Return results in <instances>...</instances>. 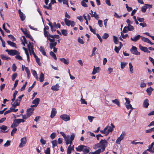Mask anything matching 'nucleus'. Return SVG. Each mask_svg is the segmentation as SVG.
Listing matches in <instances>:
<instances>
[{
	"mask_svg": "<svg viewBox=\"0 0 154 154\" xmlns=\"http://www.w3.org/2000/svg\"><path fill=\"white\" fill-rule=\"evenodd\" d=\"M100 143L101 145L102 152H103L104 151L105 148L107 145V142L105 140L102 139L100 142Z\"/></svg>",
	"mask_w": 154,
	"mask_h": 154,
	"instance_id": "obj_1",
	"label": "nucleus"
},
{
	"mask_svg": "<svg viewBox=\"0 0 154 154\" xmlns=\"http://www.w3.org/2000/svg\"><path fill=\"white\" fill-rule=\"evenodd\" d=\"M126 135L125 132L123 131L122 132L120 136L119 137L116 141V143L118 144L120 143V142L124 138L125 136Z\"/></svg>",
	"mask_w": 154,
	"mask_h": 154,
	"instance_id": "obj_2",
	"label": "nucleus"
},
{
	"mask_svg": "<svg viewBox=\"0 0 154 154\" xmlns=\"http://www.w3.org/2000/svg\"><path fill=\"white\" fill-rule=\"evenodd\" d=\"M5 51L6 52H8V54L11 56H14L15 55L19 54V52L15 50H9L7 49Z\"/></svg>",
	"mask_w": 154,
	"mask_h": 154,
	"instance_id": "obj_3",
	"label": "nucleus"
},
{
	"mask_svg": "<svg viewBox=\"0 0 154 154\" xmlns=\"http://www.w3.org/2000/svg\"><path fill=\"white\" fill-rule=\"evenodd\" d=\"M131 53L134 55H140V53L137 51V48L136 47L132 46V48L130 49Z\"/></svg>",
	"mask_w": 154,
	"mask_h": 154,
	"instance_id": "obj_4",
	"label": "nucleus"
},
{
	"mask_svg": "<svg viewBox=\"0 0 154 154\" xmlns=\"http://www.w3.org/2000/svg\"><path fill=\"white\" fill-rule=\"evenodd\" d=\"M20 141L21 142L19 147L20 148H22L25 146L27 140L26 137H24L21 138L20 140Z\"/></svg>",
	"mask_w": 154,
	"mask_h": 154,
	"instance_id": "obj_5",
	"label": "nucleus"
},
{
	"mask_svg": "<svg viewBox=\"0 0 154 154\" xmlns=\"http://www.w3.org/2000/svg\"><path fill=\"white\" fill-rule=\"evenodd\" d=\"M60 118L65 122H67L70 120L69 116L67 114H63L60 116Z\"/></svg>",
	"mask_w": 154,
	"mask_h": 154,
	"instance_id": "obj_6",
	"label": "nucleus"
},
{
	"mask_svg": "<svg viewBox=\"0 0 154 154\" xmlns=\"http://www.w3.org/2000/svg\"><path fill=\"white\" fill-rule=\"evenodd\" d=\"M7 127L5 125H2L0 127V132L5 133L8 132V131H5L7 129Z\"/></svg>",
	"mask_w": 154,
	"mask_h": 154,
	"instance_id": "obj_7",
	"label": "nucleus"
},
{
	"mask_svg": "<svg viewBox=\"0 0 154 154\" xmlns=\"http://www.w3.org/2000/svg\"><path fill=\"white\" fill-rule=\"evenodd\" d=\"M141 38L142 40L144 42H147L151 45H152L154 44L151 41L147 38H146L141 36Z\"/></svg>",
	"mask_w": 154,
	"mask_h": 154,
	"instance_id": "obj_8",
	"label": "nucleus"
},
{
	"mask_svg": "<svg viewBox=\"0 0 154 154\" xmlns=\"http://www.w3.org/2000/svg\"><path fill=\"white\" fill-rule=\"evenodd\" d=\"M19 14L21 20L22 21H23L25 19V15L21 11L20 9L18 10Z\"/></svg>",
	"mask_w": 154,
	"mask_h": 154,
	"instance_id": "obj_9",
	"label": "nucleus"
},
{
	"mask_svg": "<svg viewBox=\"0 0 154 154\" xmlns=\"http://www.w3.org/2000/svg\"><path fill=\"white\" fill-rule=\"evenodd\" d=\"M111 126H109L108 125V129L107 130V131L108 132V134H109L110 132H112L113 131V128L115 127V126L112 123L111 124Z\"/></svg>",
	"mask_w": 154,
	"mask_h": 154,
	"instance_id": "obj_10",
	"label": "nucleus"
},
{
	"mask_svg": "<svg viewBox=\"0 0 154 154\" xmlns=\"http://www.w3.org/2000/svg\"><path fill=\"white\" fill-rule=\"evenodd\" d=\"M141 36L139 35L135 36L134 38H131V41L134 42H137L140 38H141Z\"/></svg>",
	"mask_w": 154,
	"mask_h": 154,
	"instance_id": "obj_11",
	"label": "nucleus"
},
{
	"mask_svg": "<svg viewBox=\"0 0 154 154\" xmlns=\"http://www.w3.org/2000/svg\"><path fill=\"white\" fill-rule=\"evenodd\" d=\"M108 125H107L103 130H101L100 132L102 133L105 134L106 136L108 134V132L107 131V129H108Z\"/></svg>",
	"mask_w": 154,
	"mask_h": 154,
	"instance_id": "obj_12",
	"label": "nucleus"
},
{
	"mask_svg": "<svg viewBox=\"0 0 154 154\" xmlns=\"http://www.w3.org/2000/svg\"><path fill=\"white\" fill-rule=\"evenodd\" d=\"M60 86L57 84L52 86L51 89L53 91H57L59 90Z\"/></svg>",
	"mask_w": 154,
	"mask_h": 154,
	"instance_id": "obj_13",
	"label": "nucleus"
},
{
	"mask_svg": "<svg viewBox=\"0 0 154 154\" xmlns=\"http://www.w3.org/2000/svg\"><path fill=\"white\" fill-rule=\"evenodd\" d=\"M149 105L148 100L147 99H146L144 101L143 106V107L147 108L148 107Z\"/></svg>",
	"mask_w": 154,
	"mask_h": 154,
	"instance_id": "obj_14",
	"label": "nucleus"
},
{
	"mask_svg": "<svg viewBox=\"0 0 154 154\" xmlns=\"http://www.w3.org/2000/svg\"><path fill=\"white\" fill-rule=\"evenodd\" d=\"M66 144L68 145L69 144H70V140H69V136L67 135L64 138Z\"/></svg>",
	"mask_w": 154,
	"mask_h": 154,
	"instance_id": "obj_15",
	"label": "nucleus"
},
{
	"mask_svg": "<svg viewBox=\"0 0 154 154\" xmlns=\"http://www.w3.org/2000/svg\"><path fill=\"white\" fill-rule=\"evenodd\" d=\"M84 147H86V146L84 145H80L76 148V150L77 151L81 152L83 150Z\"/></svg>",
	"mask_w": 154,
	"mask_h": 154,
	"instance_id": "obj_16",
	"label": "nucleus"
},
{
	"mask_svg": "<svg viewBox=\"0 0 154 154\" xmlns=\"http://www.w3.org/2000/svg\"><path fill=\"white\" fill-rule=\"evenodd\" d=\"M34 110V109L33 108H30L27 109V115H29L30 116L32 113H33V111Z\"/></svg>",
	"mask_w": 154,
	"mask_h": 154,
	"instance_id": "obj_17",
	"label": "nucleus"
},
{
	"mask_svg": "<svg viewBox=\"0 0 154 154\" xmlns=\"http://www.w3.org/2000/svg\"><path fill=\"white\" fill-rule=\"evenodd\" d=\"M57 113L56 109L55 108H53L52 109L51 117V118H53L55 116Z\"/></svg>",
	"mask_w": 154,
	"mask_h": 154,
	"instance_id": "obj_18",
	"label": "nucleus"
},
{
	"mask_svg": "<svg viewBox=\"0 0 154 154\" xmlns=\"http://www.w3.org/2000/svg\"><path fill=\"white\" fill-rule=\"evenodd\" d=\"M153 89L151 87H149L146 89V91L149 96L150 95L152 92L153 91Z\"/></svg>",
	"mask_w": 154,
	"mask_h": 154,
	"instance_id": "obj_19",
	"label": "nucleus"
},
{
	"mask_svg": "<svg viewBox=\"0 0 154 154\" xmlns=\"http://www.w3.org/2000/svg\"><path fill=\"white\" fill-rule=\"evenodd\" d=\"M40 101V100L39 98H36L34 100L32 101V103L33 104L36 105L37 106L39 104Z\"/></svg>",
	"mask_w": 154,
	"mask_h": 154,
	"instance_id": "obj_20",
	"label": "nucleus"
},
{
	"mask_svg": "<svg viewBox=\"0 0 154 154\" xmlns=\"http://www.w3.org/2000/svg\"><path fill=\"white\" fill-rule=\"evenodd\" d=\"M147 151H149L151 153H154V147L153 146H148V149H146Z\"/></svg>",
	"mask_w": 154,
	"mask_h": 154,
	"instance_id": "obj_21",
	"label": "nucleus"
},
{
	"mask_svg": "<svg viewBox=\"0 0 154 154\" xmlns=\"http://www.w3.org/2000/svg\"><path fill=\"white\" fill-rule=\"evenodd\" d=\"M90 14L91 15V17H94L96 19H98L99 18V15L95 12L94 13V14L90 13Z\"/></svg>",
	"mask_w": 154,
	"mask_h": 154,
	"instance_id": "obj_22",
	"label": "nucleus"
},
{
	"mask_svg": "<svg viewBox=\"0 0 154 154\" xmlns=\"http://www.w3.org/2000/svg\"><path fill=\"white\" fill-rule=\"evenodd\" d=\"M139 48L142 51H144V52H146V50L148 49L146 47H143L141 45H139Z\"/></svg>",
	"mask_w": 154,
	"mask_h": 154,
	"instance_id": "obj_23",
	"label": "nucleus"
},
{
	"mask_svg": "<svg viewBox=\"0 0 154 154\" xmlns=\"http://www.w3.org/2000/svg\"><path fill=\"white\" fill-rule=\"evenodd\" d=\"M39 50L44 55L46 56V53L45 51V48L41 46L39 48Z\"/></svg>",
	"mask_w": 154,
	"mask_h": 154,
	"instance_id": "obj_24",
	"label": "nucleus"
},
{
	"mask_svg": "<svg viewBox=\"0 0 154 154\" xmlns=\"http://www.w3.org/2000/svg\"><path fill=\"white\" fill-rule=\"evenodd\" d=\"M64 21L66 25L68 26H69L70 25V24L71 23V21L68 20L66 18H65Z\"/></svg>",
	"mask_w": 154,
	"mask_h": 154,
	"instance_id": "obj_25",
	"label": "nucleus"
},
{
	"mask_svg": "<svg viewBox=\"0 0 154 154\" xmlns=\"http://www.w3.org/2000/svg\"><path fill=\"white\" fill-rule=\"evenodd\" d=\"M100 68L99 67H95V66H94V69H93V72L92 74L93 75L95 74L97 72V71L99 70Z\"/></svg>",
	"mask_w": 154,
	"mask_h": 154,
	"instance_id": "obj_26",
	"label": "nucleus"
},
{
	"mask_svg": "<svg viewBox=\"0 0 154 154\" xmlns=\"http://www.w3.org/2000/svg\"><path fill=\"white\" fill-rule=\"evenodd\" d=\"M7 43H8V45H9L10 46H11L13 47H16V45L15 43L12 42H11V41H7Z\"/></svg>",
	"mask_w": 154,
	"mask_h": 154,
	"instance_id": "obj_27",
	"label": "nucleus"
},
{
	"mask_svg": "<svg viewBox=\"0 0 154 154\" xmlns=\"http://www.w3.org/2000/svg\"><path fill=\"white\" fill-rule=\"evenodd\" d=\"M60 60L62 62H63V63L66 65H68L69 63V61L67 60L64 58H60Z\"/></svg>",
	"mask_w": 154,
	"mask_h": 154,
	"instance_id": "obj_28",
	"label": "nucleus"
},
{
	"mask_svg": "<svg viewBox=\"0 0 154 154\" xmlns=\"http://www.w3.org/2000/svg\"><path fill=\"white\" fill-rule=\"evenodd\" d=\"M44 74L42 73V72H41V73L40 77H39V80L40 82H42L44 80Z\"/></svg>",
	"mask_w": 154,
	"mask_h": 154,
	"instance_id": "obj_29",
	"label": "nucleus"
},
{
	"mask_svg": "<svg viewBox=\"0 0 154 154\" xmlns=\"http://www.w3.org/2000/svg\"><path fill=\"white\" fill-rule=\"evenodd\" d=\"M129 68L130 69V72L131 73H133V66L131 62H130L129 64Z\"/></svg>",
	"mask_w": 154,
	"mask_h": 154,
	"instance_id": "obj_30",
	"label": "nucleus"
},
{
	"mask_svg": "<svg viewBox=\"0 0 154 154\" xmlns=\"http://www.w3.org/2000/svg\"><path fill=\"white\" fill-rule=\"evenodd\" d=\"M1 57L2 59L3 60H8L11 59V58L10 57H8L6 56H4L3 55H1Z\"/></svg>",
	"mask_w": 154,
	"mask_h": 154,
	"instance_id": "obj_31",
	"label": "nucleus"
},
{
	"mask_svg": "<svg viewBox=\"0 0 154 154\" xmlns=\"http://www.w3.org/2000/svg\"><path fill=\"white\" fill-rule=\"evenodd\" d=\"M112 102L116 104L117 106H120V103L118 100L117 99H115V100H113L112 101Z\"/></svg>",
	"mask_w": 154,
	"mask_h": 154,
	"instance_id": "obj_32",
	"label": "nucleus"
},
{
	"mask_svg": "<svg viewBox=\"0 0 154 154\" xmlns=\"http://www.w3.org/2000/svg\"><path fill=\"white\" fill-rule=\"evenodd\" d=\"M24 96V94H22L18 97L17 99L16 100L17 101V103H20L22 98Z\"/></svg>",
	"mask_w": 154,
	"mask_h": 154,
	"instance_id": "obj_33",
	"label": "nucleus"
},
{
	"mask_svg": "<svg viewBox=\"0 0 154 154\" xmlns=\"http://www.w3.org/2000/svg\"><path fill=\"white\" fill-rule=\"evenodd\" d=\"M93 148L95 149H96L100 147L101 148V145H100V142L98 143H97L94 145L93 146Z\"/></svg>",
	"mask_w": 154,
	"mask_h": 154,
	"instance_id": "obj_34",
	"label": "nucleus"
},
{
	"mask_svg": "<svg viewBox=\"0 0 154 154\" xmlns=\"http://www.w3.org/2000/svg\"><path fill=\"white\" fill-rule=\"evenodd\" d=\"M147 8V7L146 6V5H145L144 6H142L141 7V11L143 12L144 13L146 11Z\"/></svg>",
	"mask_w": 154,
	"mask_h": 154,
	"instance_id": "obj_35",
	"label": "nucleus"
},
{
	"mask_svg": "<svg viewBox=\"0 0 154 154\" xmlns=\"http://www.w3.org/2000/svg\"><path fill=\"white\" fill-rule=\"evenodd\" d=\"M57 44V42H54L51 43L50 45V48L51 49H52L54 47H55Z\"/></svg>",
	"mask_w": 154,
	"mask_h": 154,
	"instance_id": "obj_36",
	"label": "nucleus"
},
{
	"mask_svg": "<svg viewBox=\"0 0 154 154\" xmlns=\"http://www.w3.org/2000/svg\"><path fill=\"white\" fill-rule=\"evenodd\" d=\"M75 137V134L74 133H72L70 137V145H71L72 143V141L73 140Z\"/></svg>",
	"mask_w": 154,
	"mask_h": 154,
	"instance_id": "obj_37",
	"label": "nucleus"
},
{
	"mask_svg": "<svg viewBox=\"0 0 154 154\" xmlns=\"http://www.w3.org/2000/svg\"><path fill=\"white\" fill-rule=\"evenodd\" d=\"M52 143L53 145V147L54 148L55 146H56L57 145V142L56 140H54L52 141L51 142Z\"/></svg>",
	"mask_w": 154,
	"mask_h": 154,
	"instance_id": "obj_38",
	"label": "nucleus"
},
{
	"mask_svg": "<svg viewBox=\"0 0 154 154\" xmlns=\"http://www.w3.org/2000/svg\"><path fill=\"white\" fill-rule=\"evenodd\" d=\"M125 105L126 106V108L128 109H131V110H132L134 109L131 104H128Z\"/></svg>",
	"mask_w": 154,
	"mask_h": 154,
	"instance_id": "obj_39",
	"label": "nucleus"
},
{
	"mask_svg": "<svg viewBox=\"0 0 154 154\" xmlns=\"http://www.w3.org/2000/svg\"><path fill=\"white\" fill-rule=\"evenodd\" d=\"M20 103H17V101L16 100L15 102L14 103L12 104V107H13L14 108H15L17 106H19L20 105Z\"/></svg>",
	"mask_w": 154,
	"mask_h": 154,
	"instance_id": "obj_40",
	"label": "nucleus"
},
{
	"mask_svg": "<svg viewBox=\"0 0 154 154\" xmlns=\"http://www.w3.org/2000/svg\"><path fill=\"white\" fill-rule=\"evenodd\" d=\"M50 55L55 60L57 59L56 54L52 51L50 52Z\"/></svg>",
	"mask_w": 154,
	"mask_h": 154,
	"instance_id": "obj_41",
	"label": "nucleus"
},
{
	"mask_svg": "<svg viewBox=\"0 0 154 154\" xmlns=\"http://www.w3.org/2000/svg\"><path fill=\"white\" fill-rule=\"evenodd\" d=\"M43 7L45 8H46L48 9H49L50 10H52V8H51V3H49L48 6H46V5H44Z\"/></svg>",
	"mask_w": 154,
	"mask_h": 154,
	"instance_id": "obj_42",
	"label": "nucleus"
},
{
	"mask_svg": "<svg viewBox=\"0 0 154 154\" xmlns=\"http://www.w3.org/2000/svg\"><path fill=\"white\" fill-rule=\"evenodd\" d=\"M17 131V129L16 128H13V129L11 132V135L12 136H13L14 134L16 133Z\"/></svg>",
	"mask_w": 154,
	"mask_h": 154,
	"instance_id": "obj_43",
	"label": "nucleus"
},
{
	"mask_svg": "<svg viewBox=\"0 0 154 154\" xmlns=\"http://www.w3.org/2000/svg\"><path fill=\"white\" fill-rule=\"evenodd\" d=\"M35 59L37 63L39 65H40L41 63L40 62V59L38 58L37 56H35Z\"/></svg>",
	"mask_w": 154,
	"mask_h": 154,
	"instance_id": "obj_44",
	"label": "nucleus"
},
{
	"mask_svg": "<svg viewBox=\"0 0 154 154\" xmlns=\"http://www.w3.org/2000/svg\"><path fill=\"white\" fill-rule=\"evenodd\" d=\"M11 141L10 140H7L6 143L4 144V146L5 147H8L11 144Z\"/></svg>",
	"mask_w": 154,
	"mask_h": 154,
	"instance_id": "obj_45",
	"label": "nucleus"
},
{
	"mask_svg": "<svg viewBox=\"0 0 154 154\" xmlns=\"http://www.w3.org/2000/svg\"><path fill=\"white\" fill-rule=\"evenodd\" d=\"M71 145H70L68 146L67 149V153L68 154H70L71 153L72 147Z\"/></svg>",
	"mask_w": 154,
	"mask_h": 154,
	"instance_id": "obj_46",
	"label": "nucleus"
},
{
	"mask_svg": "<svg viewBox=\"0 0 154 154\" xmlns=\"http://www.w3.org/2000/svg\"><path fill=\"white\" fill-rule=\"evenodd\" d=\"M48 36L52 38H56L57 39H59L60 38V36L58 35H51L50 34H49Z\"/></svg>",
	"mask_w": 154,
	"mask_h": 154,
	"instance_id": "obj_47",
	"label": "nucleus"
},
{
	"mask_svg": "<svg viewBox=\"0 0 154 154\" xmlns=\"http://www.w3.org/2000/svg\"><path fill=\"white\" fill-rule=\"evenodd\" d=\"M35 85V81L33 83L32 86L31 87H30L28 89V92H30L32 89V88L34 87V86Z\"/></svg>",
	"mask_w": 154,
	"mask_h": 154,
	"instance_id": "obj_48",
	"label": "nucleus"
},
{
	"mask_svg": "<svg viewBox=\"0 0 154 154\" xmlns=\"http://www.w3.org/2000/svg\"><path fill=\"white\" fill-rule=\"evenodd\" d=\"M61 32L62 34L64 36H66L67 35V31L66 30L62 29L61 30Z\"/></svg>",
	"mask_w": 154,
	"mask_h": 154,
	"instance_id": "obj_49",
	"label": "nucleus"
},
{
	"mask_svg": "<svg viewBox=\"0 0 154 154\" xmlns=\"http://www.w3.org/2000/svg\"><path fill=\"white\" fill-rule=\"evenodd\" d=\"M113 41L116 44H117L118 43V42L117 37L114 35L113 36Z\"/></svg>",
	"mask_w": 154,
	"mask_h": 154,
	"instance_id": "obj_50",
	"label": "nucleus"
},
{
	"mask_svg": "<svg viewBox=\"0 0 154 154\" xmlns=\"http://www.w3.org/2000/svg\"><path fill=\"white\" fill-rule=\"evenodd\" d=\"M56 136V134L54 132L52 133L50 135V137L51 139H54Z\"/></svg>",
	"mask_w": 154,
	"mask_h": 154,
	"instance_id": "obj_51",
	"label": "nucleus"
},
{
	"mask_svg": "<svg viewBox=\"0 0 154 154\" xmlns=\"http://www.w3.org/2000/svg\"><path fill=\"white\" fill-rule=\"evenodd\" d=\"M53 26L56 28H60V25L59 23H58L57 24H56L55 22H54L53 24Z\"/></svg>",
	"mask_w": 154,
	"mask_h": 154,
	"instance_id": "obj_52",
	"label": "nucleus"
},
{
	"mask_svg": "<svg viewBox=\"0 0 154 154\" xmlns=\"http://www.w3.org/2000/svg\"><path fill=\"white\" fill-rule=\"evenodd\" d=\"M25 35L27 37L29 38L30 39H31L32 41L33 38L27 32L26 33V34Z\"/></svg>",
	"mask_w": 154,
	"mask_h": 154,
	"instance_id": "obj_53",
	"label": "nucleus"
},
{
	"mask_svg": "<svg viewBox=\"0 0 154 154\" xmlns=\"http://www.w3.org/2000/svg\"><path fill=\"white\" fill-rule=\"evenodd\" d=\"M31 46H32L31 45L30 43L29 42V44L27 45V47L28 49V50L29 51L31 55Z\"/></svg>",
	"mask_w": 154,
	"mask_h": 154,
	"instance_id": "obj_54",
	"label": "nucleus"
},
{
	"mask_svg": "<svg viewBox=\"0 0 154 154\" xmlns=\"http://www.w3.org/2000/svg\"><path fill=\"white\" fill-rule=\"evenodd\" d=\"M127 26L129 31H132L134 29V27L131 25H128Z\"/></svg>",
	"mask_w": 154,
	"mask_h": 154,
	"instance_id": "obj_55",
	"label": "nucleus"
},
{
	"mask_svg": "<svg viewBox=\"0 0 154 154\" xmlns=\"http://www.w3.org/2000/svg\"><path fill=\"white\" fill-rule=\"evenodd\" d=\"M17 74L16 73H14L12 75V79L13 81H14L16 77H17Z\"/></svg>",
	"mask_w": 154,
	"mask_h": 154,
	"instance_id": "obj_56",
	"label": "nucleus"
},
{
	"mask_svg": "<svg viewBox=\"0 0 154 154\" xmlns=\"http://www.w3.org/2000/svg\"><path fill=\"white\" fill-rule=\"evenodd\" d=\"M125 100H126V102L125 103V105H127V104H130V101L129 100V99L128 98H127L126 97H125Z\"/></svg>",
	"mask_w": 154,
	"mask_h": 154,
	"instance_id": "obj_57",
	"label": "nucleus"
},
{
	"mask_svg": "<svg viewBox=\"0 0 154 154\" xmlns=\"http://www.w3.org/2000/svg\"><path fill=\"white\" fill-rule=\"evenodd\" d=\"M109 36V35L108 34L106 33H105L102 36V38L103 39H106Z\"/></svg>",
	"mask_w": 154,
	"mask_h": 154,
	"instance_id": "obj_58",
	"label": "nucleus"
},
{
	"mask_svg": "<svg viewBox=\"0 0 154 154\" xmlns=\"http://www.w3.org/2000/svg\"><path fill=\"white\" fill-rule=\"evenodd\" d=\"M128 27L127 26H126L124 27L123 29V32L124 33H127L128 32Z\"/></svg>",
	"mask_w": 154,
	"mask_h": 154,
	"instance_id": "obj_59",
	"label": "nucleus"
},
{
	"mask_svg": "<svg viewBox=\"0 0 154 154\" xmlns=\"http://www.w3.org/2000/svg\"><path fill=\"white\" fill-rule=\"evenodd\" d=\"M18 126L17 125L15 122L14 121L13 122L12 124L11 125V128H15V127Z\"/></svg>",
	"mask_w": 154,
	"mask_h": 154,
	"instance_id": "obj_60",
	"label": "nucleus"
},
{
	"mask_svg": "<svg viewBox=\"0 0 154 154\" xmlns=\"http://www.w3.org/2000/svg\"><path fill=\"white\" fill-rule=\"evenodd\" d=\"M45 154H50V148L48 147L45 151Z\"/></svg>",
	"mask_w": 154,
	"mask_h": 154,
	"instance_id": "obj_61",
	"label": "nucleus"
},
{
	"mask_svg": "<svg viewBox=\"0 0 154 154\" xmlns=\"http://www.w3.org/2000/svg\"><path fill=\"white\" fill-rule=\"evenodd\" d=\"M126 63L124 62H121V67L122 69H124L125 67Z\"/></svg>",
	"mask_w": 154,
	"mask_h": 154,
	"instance_id": "obj_62",
	"label": "nucleus"
},
{
	"mask_svg": "<svg viewBox=\"0 0 154 154\" xmlns=\"http://www.w3.org/2000/svg\"><path fill=\"white\" fill-rule=\"evenodd\" d=\"M12 70L14 72H15L16 70L17 67L15 64H13L12 66Z\"/></svg>",
	"mask_w": 154,
	"mask_h": 154,
	"instance_id": "obj_63",
	"label": "nucleus"
},
{
	"mask_svg": "<svg viewBox=\"0 0 154 154\" xmlns=\"http://www.w3.org/2000/svg\"><path fill=\"white\" fill-rule=\"evenodd\" d=\"M101 152H102V149L101 148L99 149L98 150L94 152L95 154H99Z\"/></svg>",
	"mask_w": 154,
	"mask_h": 154,
	"instance_id": "obj_64",
	"label": "nucleus"
}]
</instances>
